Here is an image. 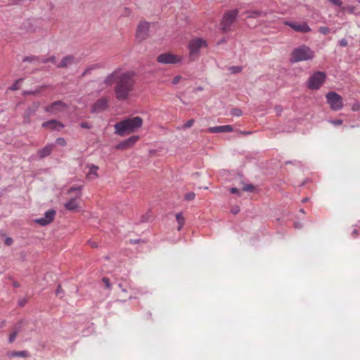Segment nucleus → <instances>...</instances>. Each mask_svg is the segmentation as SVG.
<instances>
[{"mask_svg":"<svg viewBox=\"0 0 360 360\" xmlns=\"http://www.w3.org/2000/svg\"><path fill=\"white\" fill-rule=\"evenodd\" d=\"M75 57L72 55H67L63 57L60 63L56 65L58 68H65L68 65H72L75 62Z\"/></svg>","mask_w":360,"mask_h":360,"instance_id":"obj_18","label":"nucleus"},{"mask_svg":"<svg viewBox=\"0 0 360 360\" xmlns=\"http://www.w3.org/2000/svg\"><path fill=\"white\" fill-rule=\"evenodd\" d=\"M243 191L254 193L256 191V188L252 184H243L241 189Z\"/></svg>","mask_w":360,"mask_h":360,"instance_id":"obj_25","label":"nucleus"},{"mask_svg":"<svg viewBox=\"0 0 360 360\" xmlns=\"http://www.w3.org/2000/svg\"><path fill=\"white\" fill-rule=\"evenodd\" d=\"M182 60V58L174 53H172L170 52H166L160 54L157 57V61L159 63L165 64V65H174L181 63Z\"/></svg>","mask_w":360,"mask_h":360,"instance_id":"obj_8","label":"nucleus"},{"mask_svg":"<svg viewBox=\"0 0 360 360\" xmlns=\"http://www.w3.org/2000/svg\"><path fill=\"white\" fill-rule=\"evenodd\" d=\"M38 61L41 62V63H49V58H42V59L39 58V60Z\"/></svg>","mask_w":360,"mask_h":360,"instance_id":"obj_56","label":"nucleus"},{"mask_svg":"<svg viewBox=\"0 0 360 360\" xmlns=\"http://www.w3.org/2000/svg\"><path fill=\"white\" fill-rule=\"evenodd\" d=\"M53 144H49L39 150L37 152L39 158L41 160L50 155L53 151Z\"/></svg>","mask_w":360,"mask_h":360,"instance_id":"obj_19","label":"nucleus"},{"mask_svg":"<svg viewBox=\"0 0 360 360\" xmlns=\"http://www.w3.org/2000/svg\"><path fill=\"white\" fill-rule=\"evenodd\" d=\"M328 1L336 7H341L342 6V1L341 0H328Z\"/></svg>","mask_w":360,"mask_h":360,"instance_id":"obj_39","label":"nucleus"},{"mask_svg":"<svg viewBox=\"0 0 360 360\" xmlns=\"http://www.w3.org/2000/svg\"><path fill=\"white\" fill-rule=\"evenodd\" d=\"M109 106L107 97H101L98 99L91 107V113H98L108 109Z\"/></svg>","mask_w":360,"mask_h":360,"instance_id":"obj_13","label":"nucleus"},{"mask_svg":"<svg viewBox=\"0 0 360 360\" xmlns=\"http://www.w3.org/2000/svg\"><path fill=\"white\" fill-rule=\"evenodd\" d=\"M308 181H309V179H305V180H304V181L301 184V185H300V186H304V184H306V183H307V182H308Z\"/></svg>","mask_w":360,"mask_h":360,"instance_id":"obj_64","label":"nucleus"},{"mask_svg":"<svg viewBox=\"0 0 360 360\" xmlns=\"http://www.w3.org/2000/svg\"><path fill=\"white\" fill-rule=\"evenodd\" d=\"M285 164L288 165V164H292L297 167H300L301 166V162L299 161V160H292V161H286L285 162Z\"/></svg>","mask_w":360,"mask_h":360,"instance_id":"obj_45","label":"nucleus"},{"mask_svg":"<svg viewBox=\"0 0 360 360\" xmlns=\"http://www.w3.org/2000/svg\"><path fill=\"white\" fill-rule=\"evenodd\" d=\"M338 44L341 47H345L348 44V41L345 38H342L338 41Z\"/></svg>","mask_w":360,"mask_h":360,"instance_id":"obj_44","label":"nucleus"},{"mask_svg":"<svg viewBox=\"0 0 360 360\" xmlns=\"http://www.w3.org/2000/svg\"><path fill=\"white\" fill-rule=\"evenodd\" d=\"M150 24L146 21H141L137 26L136 37L139 41L145 40L149 36Z\"/></svg>","mask_w":360,"mask_h":360,"instance_id":"obj_10","label":"nucleus"},{"mask_svg":"<svg viewBox=\"0 0 360 360\" xmlns=\"http://www.w3.org/2000/svg\"><path fill=\"white\" fill-rule=\"evenodd\" d=\"M195 198V193L193 192H188L185 194L184 199L187 201H191Z\"/></svg>","mask_w":360,"mask_h":360,"instance_id":"obj_33","label":"nucleus"},{"mask_svg":"<svg viewBox=\"0 0 360 360\" xmlns=\"http://www.w3.org/2000/svg\"><path fill=\"white\" fill-rule=\"evenodd\" d=\"M63 288H62L61 285H58L57 286L56 290V294L57 295H60V294H61V293H63Z\"/></svg>","mask_w":360,"mask_h":360,"instance_id":"obj_53","label":"nucleus"},{"mask_svg":"<svg viewBox=\"0 0 360 360\" xmlns=\"http://www.w3.org/2000/svg\"><path fill=\"white\" fill-rule=\"evenodd\" d=\"M13 285L15 288H18L20 286V285L18 282H14Z\"/></svg>","mask_w":360,"mask_h":360,"instance_id":"obj_62","label":"nucleus"},{"mask_svg":"<svg viewBox=\"0 0 360 360\" xmlns=\"http://www.w3.org/2000/svg\"><path fill=\"white\" fill-rule=\"evenodd\" d=\"M251 133H252L251 131H240V134H243V135H248V134H250Z\"/></svg>","mask_w":360,"mask_h":360,"instance_id":"obj_58","label":"nucleus"},{"mask_svg":"<svg viewBox=\"0 0 360 360\" xmlns=\"http://www.w3.org/2000/svg\"><path fill=\"white\" fill-rule=\"evenodd\" d=\"M4 243H5V245H6L7 246H11L13 244V240L11 237H7L5 239Z\"/></svg>","mask_w":360,"mask_h":360,"instance_id":"obj_48","label":"nucleus"},{"mask_svg":"<svg viewBox=\"0 0 360 360\" xmlns=\"http://www.w3.org/2000/svg\"><path fill=\"white\" fill-rule=\"evenodd\" d=\"M4 326H5V321H4L0 322V328H3Z\"/></svg>","mask_w":360,"mask_h":360,"instance_id":"obj_63","label":"nucleus"},{"mask_svg":"<svg viewBox=\"0 0 360 360\" xmlns=\"http://www.w3.org/2000/svg\"><path fill=\"white\" fill-rule=\"evenodd\" d=\"M319 32L322 34L326 35L330 32V28L326 26H321L319 27Z\"/></svg>","mask_w":360,"mask_h":360,"instance_id":"obj_35","label":"nucleus"},{"mask_svg":"<svg viewBox=\"0 0 360 360\" xmlns=\"http://www.w3.org/2000/svg\"><path fill=\"white\" fill-rule=\"evenodd\" d=\"M39 60V56H25L22 58V62H28V63H32L34 60Z\"/></svg>","mask_w":360,"mask_h":360,"instance_id":"obj_31","label":"nucleus"},{"mask_svg":"<svg viewBox=\"0 0 360 360\" xmlns=\"http://www.w3.org/2000/svg\"><path fill=\"white\" fill-rule=\"evenodd\" d=\"M39 103H34L33 104L32 107L29 106L25 110V111L24 112V115H23L24 122H25V123H30V117L33 115H34V113L36 112L37 110L39 108Z\"/></svg>","mask_w":360,"mask_h":360,"instance_id":"obj_17","label":"nucleus"},{"mask_svg":"<svg viewBox=\"0 0 360 360\" xmlns=\"http://www.w3.org/2000/svg\"><path fill=\"white\" fill-rule=\"evenodd\" d=\"M133 74L130 72L122 73L115 86V96L117 100L123 101L128 98L134 89Z\"/></svg>","mask_w":360,"mask_h":360,"instance_id":"obj_1","label":"nucleus"},{"mask_svg":"<svg viewBox=\"0 0 360 360\" xmlns=\"http://www.w3.org/2000/svg\"><path fill=\"white\" fill-rule=\"evenodd\" d=\"M181 76L180 75H176L174 78H173V80H172V84H177L180 79H181Z\"/></svg>","mask_w":360,"mask_h":360,"instance_id":"obj_52","label":"nucleus"},{"mask_svg":"<svg viewBox=\"0 0 360 360\" xmlns=\"http://www.w3.org/2000/svg\"><path fill=\"white\" fill-rule=\"evenodd\" d=\"M229 191L231 193H233V194H236L238 195V196L240 195V191H239V189H238L236 187H233V188H231L229 189Z\"/></svg>","mask_w":360,"mask_h":360,"instance_id":"obj_47","label":"nucleus"},{"mask_svg":"<svg viewBox=\"0 0 360 360\" xmlns=\"http://www.w3.org/2000/svg\"><path fill=\"white\" fill-rule=\"evenodd\" d=\"M309 201V198H304L302 200V202L304 203V202H307Z\"/></svg>","mask_w":360,"mask_h":360,"instance_id":"obj_61","label":"nucleus"},{"mask_svg":"<svg viewBox=\"0 0 360 360\" xmlns=\"http://www.w3.org/2000/svg\"><path fill=\"white\" fill-rule=\"evenodd\" d=\"M143 124L141 117L136 116L132 118H127L117 122L115 125V133L120 136H124L135 131Z\"/></svg>","mask_w":360,"mask_h":360,"instance_id":"obj_2","label":"nucleus"},{"mask_svg":"<svg viewBox=\"0 0 360 360\" xmlns=\"http://www.w3.org/2000/svg\"><path fill=\"white\" fill-rule=\"evenodd\" d=\"M360 233V227L359 228H355L353 229L352 232V235L353 237H356Z\"/></svg>","mask_w":360,"mask_h":360,"instance_id":"obj_50","label":"nucleus"},{"mask_svg":"<svg viewBox=\"0 0 360 360\" xmlns=\"http://www.w3.org/2000/svg\"><path fill=\"white\" fill-rule=\"evenodd\" d=\"M40 93L39 89H35V90H26L24 91L22 93L23 96H35Z\"/></svg>","mask_w":360,"mask_h":360,"instance_id":"obj_28","label":"nucleus"},{"mask_svg":"<svg viewBox=\"0 0 360 360\" xmlns=\"http://www.w3.org/2000/svg\"><path fill=\"white\" fill-rule=\"evenodd\" d=\"M175 217H176V221L179 224V226L177 227V230L181 231L184 225L185 218L182 215L181 212H179V213L176 214Z\"/></svg>","mask_w":360,"mask_h":360,"instance_id":"obj_23","label":"nucleus"},{"mask_svg":"<svg viewBox=\"0 0 360 360\" xmlns=\"http://www.w3.org/2000/svg\"><path fill=\"white\" fill-rule=\"evenodd\" d=\"M89 243L93 248H97L98 247V245H97V243L96 242H92L91 240H89Z\"/></svg>","mask_w":360,"mask_h":360,"instance_id":"obj_57","label":"nucleus"},{"mask_svg":"<svg viewBox=\"0 0 360 360\" xmlns=\"http://www.w3.org/2000/svg\"><path fill=\"white\" fill-rule=\"evenodd\" d=\"M230 114L233 116L240 117L243 115V112L240 108H234L231 110Z\"/></svg>","mask_w":360,"mask_h":360,"instance_id":"obj_27","label":"nucleus"},{"mask_svg":"<svg viewBox=\"0 0 360 360\" xmlns=\"http://www.w3.org/2000/svg\"><path fill=\"white\" fill-rule=\"evenodd\" d=\"M99 68V65L98 64H94V65H92L88 68H86L84 71L82 73V75H86V74L91 72V70H94V69H96V68Z\"/></svg>","mask_w":360,"mask_h":360,"instance_id":"obj_32","label":"nucleus"},{"mask_svg":"<svg viewBox=\"0 0 360 360\" xmlns=\"http://www.w3.org/2000/svg\"><path fill=\"white\" fill-rule=\"evenodd\" d=\"M65 207L68 210L73 211L78 208V204L75 198H71L65 204Z\"/></svg>","mask_w":360,"mask_h":360,"instance_id":"obj_22","label":"nucleus"},{"mask_svg":"<svg viewBox=\"0 0 360 360\" xmlns=\"http://www.w3.org/2000/svg\"><path fill=\"white\" fill-rule=\"evenodd\" d=\"M285 25L289 26L293 30L301 33H308L311 30L307 22L286 21Z\"/></svg>","mask_w":360,"mask_h":360,"instance_id":"obj_12","label":"nucleus"},{"mask_svg":"<svg viewBox=\"0 0 360 360\" xmlns=\"http://www.w3.org/2000/svg\"><path fill=\"white\" fill-rule=\"evenodd\" d=\"M239 212H240V207L238 205L233 206L231 209V212L234 215L237 214Z\"/></svg>","mask_w":360,"mask_h":360,"instance_id":"obj_46","label":"nucleus"},{"mask_svg":"<svg viewBox=\"0 0 360 360\" xmlns=\"http://www.w3.org/2000/svg\"><path fill=\"white\" fill-rule=\"evenodd\" d=\"M327 78L326 74L323 71H316L308 78L306 86L309 89L318 90L324 84Z\"/></svg>","mask_w":360,"mask_h":360,"instance_id":"obj_5","label":"nucleus"},{"mask_svg":"<svg viewBox=\"0 0 360 360\" xmlns=\"http://www.w3.org/2000/svg\"><path fill=\"white\" fill-rule=\"evenodd\" d=\"M56 213V212L55 210L49 209V210L45 212L44 217L37 218L34 220V223L41 226H46L51 224L54 220Z\"/></svg>","mask_w":360,"mask_h":360,"instance_id":"obj_11","label":"nucleus"},{"mask_svg":"<svg viewBox=\"0 0 360 360\" xmlns=\"http://www.w3.org/2000/svg\"><path fill=\"white\" fill-rule=\"evenodd\" d=\"M27 302V300L26 298H22L18 300V305L20 307H24Z\"/></svg>","mask_w":360,"mask_h":360,"instance_id":"obj_49","label":"nucleus"},{"mask_svg":"<svg viewBox=\"0 0 360 360\" xmlns=\"http://www.w3.org/2000/svg\"><path fill=\"white\" fill-rule=\"evenodd\" d=\"M120 72V69L117 68V70H114L112 72L109 74L104 79L103 83L106 86H110L113 84L114 81L115 79H118V74Z\"/></svg>","mask_w":360,"mask_h":360,"instance_id":"obj_20","label":"nucleus"},{"mask_svg":"<svg viewBox=\"0 0 360 360\" xmlns=\"http://www.w3.org/2000/svg\"><path fill=\"white\" fill-rule=\"evenodd\" d=\"M88 167L89 169V172L87 174V176L90 177L91 175H94L95 176H98L97 171L98 170V167L91 164L88 165Z\"/></svg>","mask_w":360,"mask_h":360,"instance_id":"obj_24","label":"nucleus"},{"mask_svg":"<svg viewBox=\"0 0 360 360\" xmlns=\"http://www.w3.org/2000/svg\"><path fill=\"white\" fill-rule=\"evenodd\" d=\"M243 70V68L239 65L231 66L229 68V70L232 74L240 73Z\"/></svg>","mask_w":360,"mask_h":360,"instance_id":"obj_29","label":"nucleus"},{"mask_svg":"<svg viewBox=\"0 0 360 360\" xmlns=\"http://www.w3.org/2000/svg\"><path fill=\"white\" fill-rule=\"evenodd\" d=\"M329 122L335 126H339L343 123V121L341 119L331 120Z\"/></svg>","mask_w":360,"mask_h":360,"instance_id":"obj_41","label":"nucleus"},{"mask_svg":"<svg viewBox=\"0 0 360 360\" xmlns=\"http://www.w3.org/2000/svg\"><path fill=\"white\" fill-rule=\"evenodd\" d=\"M15 330H19V332L21 330V326L20 325H15Z\"/></svg>","mask_w":360,"mask_h":360,"instance_id":"obj_60","label":"nucleus"},{"mask_svg":"<svg viewBox=\"0 0 360 360\" xmlns=\"http://www.w3.org/2000/svg\"><path fill=\"white\" fill-rule=\"evenodd\" d=\"M41 127L44 128H50L51 130L53 131H60L62 129L65 127V125L61 122L57 120H50L46 122H44L41 124Z\"/></svg>","mask_w":360,"mask_h":360,"instance_id":"obj_15","label":"nucleus"},{"mask_svg":"<svg viewBox=\"0 0 360 360\" xmlns=\"http://www.w3.org/2000/svg\"><path fill=\"white\" fill-rule=\"evenodd\" d=\"M23 78H20L14 82V83L8 87V89L11 91H16L19 89V82L22 81Z\"/></svg>","mask_w":360,"mask_h":360,"instance_id":"obj_26","label":"nucleus"},{"mask_svg":"<svg viewBox=\"0 0 360 360\" xmlns=\"http://www.w3.org/2000/svg\"><path fill=\"white\" fill-rule=\"evenodd\" d=\"M294 226L295 229H301L302 227V225L300 222H295L294 223Z\"/></svg>","mask_w":360,"mask_h":360,"instance_id":"obj_55","label":"nucleus"},{"mask_svg":"<svg viewBox=\"0 0 360 360\" xmlns=\"http://www.w3.org/2000/svg\"><path fill=\"white\" fill-rule=\"evenodd\" d=\"M145 241L143 239L137 238V239H130L129 243L131 245H136L140 243H144Z\"/></svg>","mask_w":360,"mask_h":360,"instance_id":"obj_43","label":"nucleus"},{"mask_svg":"<svg viewBox=\"0 0 360 360\" xmlns=\"http://www.w3.org/2000/svg\"><path fill=\"white\" fill-rule=\"evenodd\" d=\"M239 10L233 8L226 11L223 15L220 22V29L224 33L229 32L232 29V25L238 18Z\"/></svg>","mask_w":360,"mask_h":360,"instance_id":"obj_4","label":"nucleus"},{"mask_svg":"<svg viewBox=\"0 0 360 360\" xmlns=\"http://www.w3.org/2000/svg\"><path fill=\"white\" fill-rule=\"evenodd\" d=\"M82 186H71L69 190H68V192L69 193H72V192H74V191H78V192H81L82 191Z\"/></svg>","mask_w":360,"mask_h":360,"instance_id":"obj_42","label":"nucleus"},{"mask_svg":"<svg viewBox=\"0 0 360 360\" xmlns=\"http://www.w3.org/2000/svg\"><path fill=\"white\" fill-rule=\"evenodd\" d=\"M352 110L354 112L360 111V101H355L352 105Z\"/></svg>","mask_w":360,"mask_h":360,"instance_id":"obj_34","label":"nucleus"},{"mask_svg":"<svg viewBox=\"0 0 360 360\" xmlns=\"http://www.w3.org/2000/svg\"><path fill=\"white\" fill-rule=\"evenodd\" d=\"M276 110L278 113H281V112L282 111V108L281 106H276Z\"/></svg>","mask_w":360,"mask_h":360,"instance_id":"obj_59","label":"nucleus"},{"mask_svg":"<svg viewBox=\"0 0 360 360\" xmlns=\"http://www.w3.org/2000/svg\"><path fill=\"white\" fill-rule=\"evenodd\" d=\"M79 126L82 128V129H91L92 125L91 123L88 122H82L80 124H79Z\"/></svg>","mask_w":360,"mask_h":360,"instance_id":"obj_40","label":"nucleus"},{"mask_svg":"<svg viewBox=\"0 0 360 360\" xmlns=\"http://www.w3.org/2000/svg\"><path fill=\"white\" fill-rule=\"evenodd\" d=\"M56 143L61 146H65L67 143L64 138L59 137L56 139Z\"/></svg>","mask_w":360,"mask_h":360,"instance_id":"obj_38","label":"nucleus"},{"mask_svg":"<svg viewBox=\"0 0 360 360\" xmlns=\"http://www.w3.org/2000/svg\"><path fill=\"white\" fill-rule=\"evenodd\" d=\"M148 221V214H143L141 216L140 222L145 223V222H147Z\"/></svg>","mask_w":360,"mask_h":360,"instance_id":"obj_51","label":"nucleus"},{"mask_svg":"<svg viewBox=\"0 0 360 360\" xmlns=\"http://www.w3.org/2000/svg\"><path fill=\"white\" fill-rule=\"evenodd\" d=\"M68 108L69 106L67 103H64L61 100H58L46 106L44 111L51 114H56L59 112H63L68 109Z\"/></svg>","mask_w":360,"mask_h":360,"instance_id":"obj_9","label":"nucleus"},{"mask_svg":"<svg viewBox=\"0 0 360 360\" xmlns=\"http://www.w3.org/2000/svg\"><path fill=\"white\" fill-rule=\"evenodd\" d=\"M194 122L195 120L193 119L188 120L184 124L183 129H186L191 128L193 125Z\"/></svg>","mask_w":360,"mask_h":360,"instance_id":"obj_36","label":"nucleus"},{"mask_svg":"<svg viewBox=\"0 0 360 360\" xmlns=\"http://www.w3.org/2000/svg\"><path fill=\"white\" fill-rule=\"evenodd\" d=\"M207 132L212 134H217V133H228L233 131V127L229 124L226 125H221L216 127H210L207 129Z\"/></svg>","mask_w":360,"mask_h":360,"instance_id":"obj_16","label":"nucleus"},{"mask_svg":"<svg viewBox=\"0 0 360 360\" xmlns=\"http://www.w3.org/2000/svg\"><path fill=\"white\" fill-rule=\"evenodd\" d=\"M207 46V41L202 38H195L191 40L188 44L191 60H196L199 56L200 49L206 48Z\"/></svg>","mask_w":360,"mask_h":360,"instance_id":"obj_6","label":"nucleus"},{"mask_svg":"<svg viewBox=\"0 0 360 360\" xmlns=\"http://www.w3.org/2000/svg\"><path fill=\"white\" fill-rule=\"evenodd\" d=\"M140 139L139 135H133L120 142L116 146L117 150H124L132 147Z\"/></svg>","mask_w":360,"mask_h":360,"instance_id":"obj_14","label":"nucleus"},{"mask_svg":"<svg viewBox=\"0 0 360 360\" xmlns=\"http://www.w3.org/2000/svg\"><path fill=\"white\" fill-rule=\"evenodd\" d=\"M49 63H56V58L54 55L51 56L50 57H49Z\"/></svg>","mask_w":360,"mask_h":360,"instance_id":"obj_54","label":"nucleus"},{"mask_svg":"<svg viewBox=\"0 0 360 360\" xmlns=\"http://www.w3.org/2000/svg\"><path fill=\"white\" fill-rule=\"evenodd\" d=\"M9 358H27L30 356V354L27 350L22 351H12L7 353Z\"/></svg>","mask_w":360,"mask_h":360,"instance_id":"obj_21","label":"nucleus"},{"mask_svg":"<svg viewBox=\"0 0 360 360\" xmlns=\"http://www.w3.org/2000/svg\"><path fill=\"white\" fill-rule=\"evenodd\" d=\"M314 57V51L309 46L302 44L292 50L290 58V62L291 63H296L301 61L311 60Z\"/></svg>","mask_w":360,"mask_h":360,"instance_id":"obj_3","label":"nucleus"},{"mask_svg":"<svg viewBox=\"0 0 360 360\" xmlns=\"http://www.w3.org/2000/svg\"><path fill=\"white\" fill-rule=\"evenodd\" d=\"M18 333L19 330H15L12 333H11L8 340V343H13L15 341Z\"/></svg>","mask_w":360,"mask_h":360,"instance_id":"obj_30","label":"nucleus"},{"mask_svg":"<svg viewBox=\"0 0 360 360\" xmlns=\"http://www.w3.org/2000/svg\"><path fill=\"white\" fill-rule=\"evenodd\" d=\"M102 281L105 284V288L108 290H110L111 289V284H110V279L108 277H103L102 278Z\"/></svg>","mask_w":360,"mask_h":360,"instance_id":"obj_37","label":"nucleus"},{"mask_svg":"<svg viewBox=\"0 0 360 360\" xmlns=\"http://www.w3.org/2000/svg\"><path fill=\"white\" fill-rule=\"evenodd\" d=\"M327 103L331 110L334 111L340 110L343 107L342 96L335 91H329L326 96Z\"/></svg>","mask_w":360,"mask_h":360,"instance_id":"obj_7","label":"nucleus"}]
</instances>
